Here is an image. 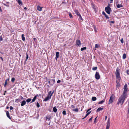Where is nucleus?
<instances>
[{
  "label": "nucleus",
  "instance_id": "nucleus-21",
  "mask_svg": "<svg viewBox=\"0 0 129 129\" xmlns=\"http://www.w3.org/2000/svg\"><path fill=\"white\" fill-rule=\"evenodd\" d=\"M75 13L78 16H79V15H80V14L79 13V12H78V10H76L75 11Z\"/></svg>",
  "mask_w": 129,
  "mask_h": 129
},
{
  "label": "nucleus",
  "instance_id": "nucleus-22",
  "mask_svg": "<svg viewBox=\"0 0 129 129\" xmlns=\"http://www.w3.org/2000/svg\"><path fill=\"white\" fill-rule=\"evenodd\" d=\"M105 99H104L103 100H102V101H100V102H99L98 104H102L105 101Z\"/></svg>",
  "mask_w": 129,
  "mask_h": 129
},
{
  "label": "nucleus",
  "instance_id": "nucleus-64",
  "mask_svg": "<svg viewBox=\"0 0 129 129\" xmlns=\"http://www.w3.org/2000/svg\"><path fill=\"white\" fill-rule=\"evenodd\" d=\"M113 96V94H112L111 96L110 97H112Z\"/></svg>",
  "mask_w": 129,
  "mask_h": 129
},
{
  "label": "nucleus",
  "instance_id": "nucleus-47",
  "mask_svg": "<svg viewBox=\"0 0 129 129\" xmlns=\"http://www.w3.org/2000/svg\"><path fill=\"white\" fill-rule=\"evenodd\" d=\"M126 73L128 74H129V70H127L126 71Z\"/></svg>",
  "mask_w": 129,
  "mask_h": 129
},
{
  "label": "nucleus",
  "instance_id": "nucleus-49",
  "mask_svg": "<svg viewBox=\"0 0 129 129\" xmlns=\"http://www.w3.org/2000/svg\"><path fill=\"white\" fill-rule=\"evenodd\" d=\"M13 109V108L12 106H11V107L10 108V110H12Z\"/></svg>",
  "mask_w": 129,
  "mask_h": 129
},
{
  "label": "nucleus",
  "instance_id": "nucleus-2",
  "mask_svg": "<svg viewBox=\"0 0 129 129\" xmlns=\"http://www.w3.org/2000/svg\"><path fill=\"white\" fill-rule=\"evenodd\" d=\"M110 6L109 4H108L107 7L105 8V10L106 12L108 14H110L111 11V8H110V6H109V5Z\"/></svg>",
  "mask_w": 129,
  "mask_h": 129
},
{
  "label": "nucleus",
  "instance_id": "nucleus-11",
  "mask_svg": "<svg viewBox=\"0 0 129 129\" xmlns=\"http://www.w3.org/2000/svg\"><path fill=\"white\" fill-rule=\"evenodd\" d=\"M124 91H127V85L126 84H125L124 86Z\"/></svg>",
  "mask_w": 129,
  "mask_h": 129
},
{
  "label": "nucleus",
  "instance_id": "nucleus-38",
  "mask_svg": "<svg viewBox=\"0 0 129 129\" xmlns=\"http://www.w3.org/2000/svg\"><path fill=\"white\" fill-rule=\"evenodd\" d=\"M36 105H37V106L38 108H39L40 107V105L39 104L38 102L37 103Z\"/></svg>",
  "mask_w": 129,
  "mask_h": 129
},
{
  "label": "nucleus",
  "instance_id": "nucleus-56",
  "mask_svg": "<svg viewBox=\"0 0 129 129\" xmlns=\"http://www.w3.org/2000/svg\"><path fill=\"white\" fill-rule=\"evenodd\" d=\"M107 116H105V120H106L107 119Z\"/></svg>",
  "mask_w": 129,
  "mask_h": 129
},
{
  "label": "nucleus",
  "instance_id": "nucleus-59",
  "mask_svg": "<svg viewBox=\"0 0 129 129\" xmlns=\"http://www.w3.org/2000/svg\"><path fill=\"white\" fill-rule=\"evenodd\" d=\"M128 106H129V108H128V114H129V105H128Z\"/></svg>",
  "mask_w": 129,
  "mask_h": 129
},
{
  "label": "nucleus",
  "instance_id": "nucleus-45",
  "mask_svg": "<svg viewBox=\"0 0 129 129\" xmlns=\"http://www.w3.org/2000/svg\"><path fill=\"white\" fill-rule=\"evenodd\" d=\"M28 58V55L27 54H26V61L27 60Z\"/></svg>",
  "mask_w": 129,
  "mask_h": 129
},
{
  "label": "nucleus",
  "instance_id": "nucleus-61",
  "mask_svg": "<svg viewBox=\"0 0 129 129\" xmlns=\"http://www.w3.org/2000/svg\"><path fill=\"white\" fill-rule=\"evenodd\" d=\"M1 58L3 60V59L2 57H1Z\"/></svg>",
  "mask_w": 129,
  "mask_h": 129
},
{
  "label": "nucleus",
  "instance_id": "nucleus-8",
  "mask_svg": "<svg viewBox=\"0 0 129 129\" xmlns=\"http://www.w3.org/2000/svg\"><path fill=\"white\" fill-rule=\"evenodd\" d=\"M76 45L78 46H80L81 44V42L79 40H77L76 41Z\"/></svg>",
  "mask_w": 129,
  "mask_h": 129
},
{
  "label": "nucleus",
  "instance_id": "nucleus-31",
  "mask_svg": "<svg viewBox=\"0 0 129 129\" xmlns=\"http://www.w3.org/2000/svg\"><path fill=\"white\" fill-rule=\"evenodd\" d=\"M96 97H92V100L93 101H94L96 100Z\"/></svg>",
  "mask_w": 129,
  "mask_h": 129
},
{
  "label": "nucleus",
  "instance_id": "nucleus-25",
  "mask_svg": "<svg viewBox=\"0 0 129 129\" xmlns=\"http://www.w3.org/2000/svg\"><path fill=\"white\" fill-rule=\"evenodd\" d=\"M24 35L23 34L22 35V40L23 41H24L25 40V38L24 37Z\"/></svg>",
  "mask_w": 129,
  "mask_h": 129
},
{
  "label": "nucleus",
  "instance_id": "nucleus-12",
  "mask_svg": "<svg viewBox=\"0 0 129 129\" xmlns=\"http://www.w3.org/2000/svg\"><path fill=\"white\" fill-rule=\"evenodd\" d=\"M21 106H23L26 104V102L25 101L23 100L22 102H21Z\"/></svg>",
  "mask_w": 129,
  "mask_h": 129
},
{
  "label": "nucleus",
  "instance_id": "nucleus-36",
  "mask_svg": "<svg viewBox=\"0 0 129 129\" xmlns=\"http://www.w3.org/2000/svg\"><path fill=\"white\" fill-rule=\"evenodd\" d=\"M69 16H70V18H73L72 15L70 13H69Z\"/></svg>",
  "mask_w": 129,
  "mask_h": 129
},
{
  "label": "nucleus",
  "instance_id": "nucleus-17",
  "mask_svg": "<svg viewBox=\"0 0 129 129\" xmlns=\"http://www.w3.org/2000/svg\"><path fill=\"white\" fill-rule=\"evenodd\" d=\"M103 109V108H102L99 107L96 110V112H99L100 111L102 110Z\"/></svg>",
  "mask_w": 129,
  "mask_h": 129
},
{
  "label": "nucleus",
  "instance_id": "nucleus-39",
  "mask_svg": "<svg viewBox=\"0 0 129 129\" xmlns=\"http://www.w3.org/2000/svg\"><path fill=\"white\" fill-rule=\"evenodd\" d=\"M15 80V79L13 77L11 79V81L12 82H14V81Z\"/></svg>",
  "mask_w": 129,
  "mask_h": 129
},
{
  "label": "nucleus",
  "instance_id": "nucleus-29",
  "mask_svg": "<svg viewBox=\"0 0 129 129\" xmlns=\"http://www.w3.org/2000/svg\"><path fill=\"white\" fill-rule=\"evenodd\" d=\"M126 57V55L125 53L124 54H123V56H122V58L123 59H125Z\"/></svg>",
  "mask_w": 129,
  "mask_h": 129
},
{
  "label": "nucleus",
  "instance_id": "nucleus-30",
  "mask_svg": "<svg viewBox=\"0 0 129 129\" xmlns=\"http://www.w3.org/2000/svg\"><path fill=\"white\" fill-rule=\"evenodd\" d=\"M31 100V98L29 99H27L26 100V102L27 103H29V102H30V101Z\"/></svg>",
  "mask_w": 129,
  "mask_h": 129
},
{
  "label": "nucleus",
  "instance_id": "nucleus-26",
  "mask_svg": "<svg viewBox=\"0 0 129 129\" xmlns=\"http://www.w3.org/2000/svg\"><path fill=\"white\" fill-rule=\"evenodd\" d=\"M53 110L54 112H56L57 111V109L55 107H54L53 108Z\"/></svg>",
  "mask_w": 129,
  "mask_h": 129
},
{
  "label": "nucleus",
  "instance_id": "nucleus-20",
  "mask_svg": "<svg viewBox=\"0 0 129 129\" xmlns=\"http://www.w3.org/2000/svg\"><path fill=\"white\" fill-rule=\"evenodd\" d=\"M37 9L39 11L42 10V8L40 7L39 6H38L37 7Z\"/></svg>",
  "mask_w": 129,
  "mask_h": 129
},
{
  "label": "nucleus",
  "instance_id": "nucleus-51",
  "mask_svg": "<svg viewBox=\"0 0 129 129\" xmlns=\"http://www.w3.org/2000/svg\"><path fill=\"white\" fill-rule=\"evenodd\" d=\"M91 111H90L89 112H88V113H88V114L89 115L91 113Z\"/></svg>",
  "mask_w": 129,
  "mask_h": 129
},
{
  "label": "nucleus",
  "instance_id": "nucleus-33",
  "mask_svg": "<svg viewBox=\"0 0 129 129\" xmlns=\"http://www.w3.org/2000/svg\"><path fill=\"white\" fill-rule=\"evenodd\" d=\"M71 109H74L75 108V106L73 105H72L71 106Z\"/></svg>",
  "mask_w": 129,
  "mask_h": 129
},
{
  "label": "nucleus",
  "instance_id": "nucleus-32",
  "mask_svg": "<svg viewBox=\"0 0 129 129\" xmlns=\"http://www.w3.org/2000/svg\"><path fill=\"white\" fill-rule=\"evenodd\" d=\"M37 97H34V98L32 99V102H31V103H32L33 102H34L35 100L36 99Z\"/></svg>",
  "mask_w": 129,
  "mask_h": 129
},
{
  "label": "nucleus",
  "instance_id": "nucleus-27",
  "mask_svg": "<svg viewBox=\"0 0 129 129\" xmlns=\"http://www.w3.org/2000/svg\"><path fill=\"white\" fill-rule=\"evenodd\" d=\"M72 110L76 112H78V109L77 108H76L75 109H73Z\"/></svg>",
  "mask_w": 129,
  "mask_h": 129
},
{
  "label": "nucleus",
  "instance_id": "nucleus-42",
  "mask_svg": "<svg viewBox=\"0 0 129 129\" xmlns=\"http://www.w3.org/2000/svg\"><path fill=\"white\" fill-rule=\"evenodd\" d=\"M2 36H0V41H2L3 40V38H2Z\"/></svg>",
  "mask_w": 129,
  "mask_h": 129
},
{
  "label": "nucleus",
  "instance_id": "nucleus-43",
  "mask_svg": "<svg viewBox=\"0 0 129 129\" xmlns=\"http://www.w3.org/2000/svg\"><path fill=\"white\" fill-rule=\"evenodd\" d=\"M3 5L5 6H6V7H9V5H7L6 4H3Z\"/></svg>",
  "mask_w": 129,
  "mask_h": 129
},
{
  "label": "nucleus",
  "instance_id": "nucleus-28",
  "mask_svg": "<svg viewBox=\"0 0 129 129\" xmlns=\"http://www.w3.org/2000/svg\"><path fill=\"white\" fill-rule=\"evenodd\" d=\"M86 47H84L82 48L81 49V51H83L84 50H86Z\"/></svg>",
  "mask_w": 129,
  "mask_h": 129
},
{
  "label": "nucleus",
  "instance_id": "nucleus-16",
  "mask_svg": "<svg viewBox=\"0 0 129 129\" xmlns=\"http://www.w3.org/2000/svg\"><path fill=\"white\" fill-rule=\"evenodd\" d=\"M59 52H56V56L55 58L56 59L57 58H58L59 57Z\"/></svg>",
  "mask_w": 129,
  "mask_h": 129
},
{
  "label": "nucleus",
  "instance_id": "nucleus-50",
  "mask_svg": "<svg viewBox=\"0 0 129 129\" xmlns=\"http://www.w3.org/2000/svg\"><path fill=\"white\" fill-rule=\"evenodd\" d=\"M91 109V108H90V109H88L87 111V112H86V113H87Z\"/></svg>",
  "mask_w": 129,
  "mask_h": 129
},
{
  "label": "nucleus",
  "instance_id": "nucleus-37",
  "mask_svg": "<svg viewBox=\"0 0 129 129\" xmlns=\"http://www.w3.org/2000/svg\"><path fill=\"white\" fill-rule=\"evenodd\" d=\"M79 16V19H80V20H83V19H82V18L81 17V16L80 14V15Z\"/></svg>",
  "mask_w": 129,
  "mask_h": 129
},
{
  "label": "nucleus",
  "instance_id": "nucleus-15",
  "mask_svg": "<svg viewBox=\"0 0 129 129\" xmlns=\"http://www.w3.org/2000/svg\"><path fill=\"white\" fill-rule=\"evenodd\" d=\"M51 97H46L44 100L43 101L46 102L48 101L50 99Z\"/></svg>",
  "mask_w": 129,
  "mask_h": 129
},
{
  "label": "nucleus",
  "instance_id": "nucleus-23",
  "mask_svg": "<svg viewBox=\"0 0 129 129\" xmlns=\"http://www.w3.org/2000/svg\"><path fill=\"white\" fill-rule=\"evenodd\" d=\"M46 118L47 119H48V121H49L51 119V117L50 116H47Z\"/></svg>",
  "mask_w": 129,
  "mask_h": 129
},
{
  "label": "nucleus",
  "instance_id": "nucleus-35",
  "mask_svg": "<svg viewBox=\"0 0 129 129\" xmlns=\"http://www.w3.org/2000/svg\"><path fill=\"white\" fill-rule=\"evenodd\" d=\"M62 113L63 115H66V111L65 110L63 111L62 112Z\"/></svg>",
  "mask_w": 129,
  "mask_h": 129
},
{
  "label": "nucleus",
  "instance_id": "nucleus-55",
  "mask_svg": "<svg viewBox=\"0 0 129 129\" xmlns=\"http://www.w3.org/2000/svg\"><path fill=\"white\" fill-rule=\"evenodd\" d=\"M111 23H114V21H111Z\"/></svg>",
  "mask_w": 129,
  "mask_h": 129
},
{
  "label": "nucleus",
  "instance_id": "nucleus-24",
  "mask_svg": "<svg viewBox=\"0 0 129 129\" xmlns=\"http://www.w3.org/2000/svg\"><path fill=\"white\" fill-rule=\"evenodd\" d=\"M116 6L118 8H120L121 7H122L123 6H122V5H120L119 4L117 5Z\"/></svg>",
  "mask_w": 129,
  "mask_h": 129
},
{
  "label": "nucleus",
  "instance_id": "nucleus-7",
  "mask_svg": "<svg viewBox=\"0 0 129 129\" xmlns=\"http://www.w3.org/2000/svg\"><path fill=\"white\" fill-rule=\"evenodd\" d=\"M114 100V99L113 97H110L109 99V102L108 103L109 104H110L113 102V101Z\"/></svg>",
  "mask_w": 129,
  "mask_h": 129
},
{
  "label": "nucleus",
  "instance_id": "nucleus-63",
  "mask_svg": "<svg viewBox=\"0 0 129 129\" xmlns=\"http://www.w3.org/2000/svg\"><path fill=\"white\" fill-rule=\"evenodd\" d=\"M6 108L7 109H8L9 108V107H7Z\"/></svg>",
  "mask_w": 129,
  "mask_h": 129
},
{
  "label": "nucleus",
  "instance_id": "nucleus-62",
  "mask_svg": "<svg viewBox=\"0 0 129 129\" xmlns=\"http://www.w3.org/2000/svg\"><path fill=\"white\" fill-rule=\"evenodd\" d=\"M33 39H34V40H35L36 39V38H34Z\"/></svg>",
  "mask_w": 129,
  "mask_h": 129
},
{
  "label": "nucleus",
  "instance_id": "nucleus-9",
  "mask_svg": "<svg viewBox=\"0 0 129 129\" xmlns=\"http://www.w3.org/2000/svg\"><path fill=\"white\" fill-rule=\"evenodd\" d=\"M54 92V91H50L48 93V95L47 97H51L52 94H53Z\"/></svg>",
  "mask_w": 129,
  "mask_h": 129
},
{
  "label": "nucleus",
  "instance_id": "nucleus-14",
  "mask_svg": "<svg viewBox=\"0 0 129 129\" xmlns=\"http://www.w3.org/2000/svg\"><path fill=\"white\" fill-rule=\"evenodd\" d=\"M6 115L7 116V117L10 119H11V118L10 116V114L9 113L8 111H7L6 112Z\"/></svg>",
  "mask_w": 129,
  "mask_h": 129
},
{
  "label": "nucleus",
  "instance_id": "nucleus-40",
  "mask_svg": "<svg viewBox=\"0 0 129 129\" xmlns=\"http://www.w3.org/2000/svg\"><path fill=\"white\" fill-rule=\"evenodd\" d=\"M99 47V46L97 44H96L95 45V48H98Z\"/></svg>",
  "mask_w": 129,
  "mask_h": 129
},
{
  "label": "nucleus",
  "instance_id": "nucleus-44",
  "mask_svg": "<svg viewBox=\"0 0 129 129\" xmlns=\"http://www.w3.org/2000/svg\"><path fill=\"white\" fill-rule=\"evenodd\" d=\"M97 117H96L95 118V119H94V123H96V119L97 118Z\"/></svg>",
  "mask_w": 129,
  "mask_h": 129
},
{
  "label": "nucleus",
  "instance_id": "nucleus-4",
  "mask_svg": "<svg viewBox=\"0 0 129 129\" xmlns=\"http://www.w3.org/2000/svg\"><path fill=\"white\" fill-rule=\"evenodd\" d=\"M55 82L54 79H49L48 83L51 86H52L54 84Z\"/></svg>",
  "mask_w": 129,
  "mask_h": 129
},
{
  "label": "nucleus",
  "instance_id": "nucleus-46",
  "mask_svg": "<svg viewBox=\"0 0 129 129\" xmlns=\"http://www.w3.org/2000/svg\"><path fill=\"white\" fill-rule=\"evenodd\" d=\"M120 41L122 43H123V39H121Z\"/></svg>",
  "mask_w": 129,
  "mask_h": 129
},
{
  "label": "nucleus",
  "instance_id": "nucleus-48",
  "mask_svg": "<svg viewBox=\"0 0 129 129\" xmlns=\"http://www.w3.org/2000/svg\"><path fill=\"white\" fill-rule=\"evenodd\" d=\"M60 80H58L57 81V83H59L60 82Z\"/></svg>",
  "mask_w": 129,
  "mask_h": 129
},
{
  "label": "nucleus",
  "instance_id": "nucleus-52",
  "mask_svg": "<svg viewBox=\"0 0 129 129\" xmlns=\"http://www.w3.org/2000/svg\"><path fill=\"white\" fill-rule=\"evenodd\" d=\"M0 11L1 12H2V9L1 8V7L0 6Z\"/></svg>",
  "mask_w": 129,
  "mask_h": 129
},
{
  "label": "nucleus",
  "instance_id": "nucleus-34",
  "mask_svg": "<svg viewBox=\"0 0 129 129\" xmlns=\"http://www.w3.org/2000/svg\"><path fill=\"white\" fill-rule=\"evenodd\" d=\"M97 67H94L92 68V70H97Z\"/></svg>",
  "mask_w": 129,
  "mask_h": 129
},
{
  "label": "nucleus",
  "instance_id": "nucleus-19",
  "mask_svg": "<svg viewBox=\"0 0 129 129\" xmlns=\"http://www.w3.org/2000/svg\"><path fill=\"white\" fill-rule=\"evenodd\" d=\"M126 91H123L122 95V97H126Z\"/></svg>",
  "mask_w": 129,
  "mask_h": 129
},
{
  "label": "nucleus",
  "instance_id": "nucleus-5",
  "mask_svg": "<svg viewBox=\"0 0 129 129\" xmlns=\"http://www.w3.org/2000/svg\"><path fill=\"white\" fill-rule=\"evenodd\" d=\"M110 126V119L109 118L108 119L107 124L106 126V129H109V128Z\"/></svg>",
  "mask_w": 129,
  "mask_h": 129
},
{
  "label": "nucleus",
  "instance_id": "nucleus-41",
  "mask_svg": "<svg viewBox=\"0 0 129 129\" xmlns=\"http://www.w3.org/2000/svg\"><path fill=\"white\" fill-rule=\"evenodd\" d=\"M93 117H91V118H90L88 120L89 122L90 121H91L92 120V118H93Z\"/></svg>",
  "mask_w": 129,
  "mask_h": 129
},
{
  "label": "nucleus",
  "instance_id": "nucleus-60",
  "mask_svg": "<svg viewBox=\"0 0 129 129\" xmlns=\"http://www.w3.org/2000/svg\"><path fill=\"white\" fill-rule=\"evenodd\" d=\"M24 9H25V10L27 9V8L26 7H25L24 8Z\"/></svg>",
  "mask_w": 129,
  "mask_h": 129
},
{
  "label": "nucleus",
  "instance_id": "nucleus-13",
  "mask_svg": "<svg viewBox=\"0 0 129 129\" xmlns=\"http://www.w3.org/2000/svg\"><path fill=\"white\" fill-rule=\"evenodd\" d=\"M102 14L103 15H104L105 16L106 19H107L109 18V17L108 15H107L104 11H103L102 12Z\"/></svg>",
  "mask_w": 129,
  "mask_h": 129
},
{
  "label": "nucleus",
  "instance_id": "nucleus-54",
  "mask_svg": "<svg viewBox=\"0 0 129 129\" xmlns=\"http://www.w3.org/2000/svg\"><path fill=\"white\" fill-rule=\"evenodd\" d=\"M110 3H112L113 2V0H110Z\"/></svg>",
  "mask_w": 129,
  "mask_h": 129
},
{
  "label": "nucleus",
  "instance_id": "nucleus-57",
  "mask_svg": "<svg viewBox=\"0 0 129 129\" xmlns=\"http://www.w3.org/2000/svg\"><path fill=\"white\" fill-rule=\"evenodd\" d=\"M88 115V113H87V114H86V115L85 117H86Z\"/></svg>",
  "mask_w": 129,
  "mask_h": 129
},
{
  "label": "nucleus",
  "instance_id": "nucleus-3",
  "mask_svg": "<svg viewBox=\"0 0 129 129\" xmlns=\"http://www.w3.org/2000/svg\"><path fill=\"white\" fill-rule=\"evenodd\" d=\"M116 76L117 79L119 80L121 79L119 71L118 69L117 68L116 71Z\"/></svg>",
  "mask_w": 129,
  "mask_h": 129
},
{
  "label": "nucleus",
  "instance_id": "nucleus-58",
  "mask_svg": "<svg viewBox=\"0 0 129 129\" xmlns=\"http://www.w3.org/2000/svg\"><path fill=\"white\" fill-rule=\"evenodd\" d=\"M116 82L117 83V84H118V83H119V82L117 81H116Z\"/></svg>",
  "mask_w": 129,
  "mask_h": 129
},
{
  "label": "nucleus",
  "instance_id": "nucleus-18",
  "mask_svg": "<svg viewBox=\"0 0 129 129\" xmlns=\"http://www.w3.org/2000/svg\"><path fill=\"white\" fill-rule=\"evenodd\" d=\"M9 80V79H6V80L5 81V83L4 85V87H6V85H7V81H8Z\"/></svg>",
  "mask_w": 129,
  "mask_h": 129
},
{
  "label": "nucleus",
  "instance_id": "nucleus-10",
  "mask_svg": "<svg viewBox=\"0 0 129 129\" xmlns=\"http://www.w3.org/2000/svg\"><path fill=\"white\" fill-rule=\"evenodd\" d=\"M20 6L22 5V3L21 0H16Z\"/></svg>",
  "mask_w": 129,
  "mask_h": 129
},
{
  "label": "nucleus",
  "instance_id": "nucleus-53",
  "mask_svg": "<svg viewBox=\"0 0 129 129\" xmlns=\"http://www.w3.org/2000/svg\"><path fill=\"white\" fill-rule=\"evenodd\" d=\"M119 83H118V84H117V85H116V86L117 87H119Z\"/></svg>",
  "mask_w": 129,
  "mask_h": 129
},
{
  "label": "nucleus",
  "instance_id": "nucleus-6",
  "mask_svg": "<svg viewBox=\"0 0 129 129\" xmlns=\"http://www.w3.org/2000/svg\"><path fill=\"white\" fill-rule=\"evenodd\" d=\"M95 78L97 80L99 79L100 78V75L99 72H96L95 75Z\"/></svg>",
  "mask_w": 129,
  "mask_h": 129
},
{
  "label": "nucleus",
  "instance_id": "nucleus-1",
  "mask_svg": "<svg viewBox=\"0 0 129 129\" xmlns=\"http://www.w3.org/2000/svg\"><path fill=\"white\" fill-rule=\"evenodd\" d=\"M125 97H120L118 99L117 104L119 105L120 103L121 105H122L125 99Z\"/></svg>",
  "mask_w": 129,
  "mask_h": 129
}]
</instances>
